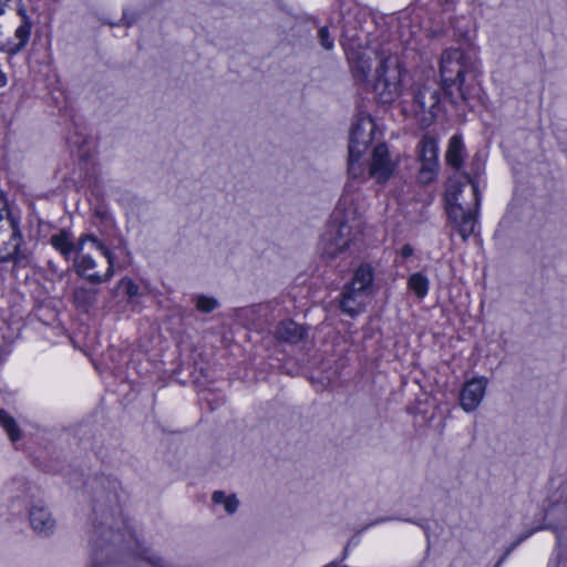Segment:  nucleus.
<instances>
[{
	"instance_id": "obj_21",
	"label": "nucleus",
	"mask_w": 567,
	"mask_h": 567,
	"mask_svg": "<svg viewBox=\"0 0 567 567\" xmlns=\"http://www.w3.org/2000/svg\"><path fill=\"white\" fill-rule=\"evenodd\" d=\"M0 425L6 430L12 442H17L21 439V433L16 420L3 409H0Z\"/></svg>"
},
{
	"instance_id": "obj_11",
	"label": "nucleus",
	"mask_w": 567,
	"mask_h": 567,
	"mask_svg": "<svg viewBox=\"0 0 567 567\" xmlns=\"http://www.w3.org/2000/svg\"><path fill=\"white\" fill-rule=\"evenodd\" d=\"M92 235H83L75 244L72 234L69 230L62 229L50 238L51 245L63 256L65 260H70L73 255L84 251L86 243Z\"/></svg>"
},
{
	"instance_id": "obj_34",
	"label": "nucleus",
	"mask_w": 567,
	"mask_h": 567,
	"mask_svg": "<svg viewBox=\"0 0 567 567\" xmlns=\"http://www.w3.org/2000/svg\"><path fill=\"white\" fill-rule=\"evenodd\" d=\"M348 555V548L344 549L343 558Z\"/></svg>"
},
{
	"instance_id": "obj_13",
	"label": "nucleus",
	"mask_w": 567,
	"mask_h": 567,
	"mask_svg": "<svg viewBox=\"0 0 567 567\" xmlns=\"http://www.w3.org/2000/svg\"><path fill=\"white\" fill-rule=\"evenodd\" d=\"M361 234V221L354 216H347L340 220L336 237L334 245L336 249L333 254L341 252L346 248L350 247L351 243L357 239Z\"/></svg>"
},
{
	"instance_id": "obj_17",
	"label": "nucleus",
	"mask_w": 567,
	"mask_h": 567,
	"mask_svg": "<svg viewBox=\"0 0 567 567\" xmlns=\"http://www.w3.org/2000/svg\"><path fill=\"white\" fill-rule=\"evenodd\" d=\"M465 156V145L460 135H453L450 138L447 151L445 153L446 163L453 167L456 173H461L460 169L463 166Z\"/></svg>"
},
{
	"instance_id": "obj_1",
	"label": "nucleus",
	"mask_w": 567,
	"mask_h": 567,
	"mask_svg": "<svg viewBox=\"0 0 567 567\" xmlns=\"http://www.w3.org/2000/svg\"><path fill=\"white\" fill-rule=\"evenodd\" d=\"M446 210L453 229L465 241L474 234L481 204L477 182L462 172L451 176L445 190Z\"/></svg>"
},
{
	"instance_id": "obj_20",
	"label": "nucleus",
	"mask_w": 567,
	"mask_h": 567,
	"mask_svg": "<svg viewBox=\"0 0 567 567\" xmlns=\"http://www.w3.org/2000/svg\"><path fill=\"white\" fill-rule=\"evenodd\" d=\"M96 293V289L81 286L73 290L72 299L78 308L87 311L94 305Z\"/></svg>"
},
{
	"instance_id": "obj_30",
	"label": "nucleus",
	"mask_w": 567,
	"mask_h": 567,
	"mask_svg": "<svg viewBox=\"0 0 567 567\" xmlns=\"http://www.w3.org/2000/svg\"><path fill=\"white\" fill-rule=\"evenodd\" d=\"M7 214H9L7 210V202L3 193L0 190V219L4 218Z\"/></svg>"
},
{
	"instance_id": "obj_32",
	"label": "nucleus",
	"mask_w": 567,
	"mask_h": 567,
	"mask_svg": "<svg viewBox=\"0 0 567 567\" xmlns=\"http://www.w3.org/2000/svg\"><path fill=\"white\" fill-rule=\"evenodd\" d=\"M527 537V535L525 536H522L519 537L516 542H514L511 547L507 549V554H509L516 546H518L525 538Z\"/></svg>"
},
{
	"instance_id": "obj_4",
	"label": "nucleus",
	"mask_w": 567,
	"mask_h": 567,
	"mask_svg": "<svg viewBox=\"0 0 567 567\" xmlns=\"http://www.w3.org/2000/svg\"><path fill=\"white\" fill-rule=\"evenodd\" d=\"M375 123L370 116H363L352 125L349 141L348 171L353 178L364 177L365 168L361 163L372 142Z\"/></svg>"
},
{
	"instance_id": "obj_12",
	"label": "nucleus",
	"mask_w": 567,
	"mask_h": 567,
	"mask_svg": "<svg viewBox=\"0 0 567 567\" xmlns=\"http://www.w3.org/2000/svg\"><path fill=\"white\" fill-rule=\"evenodd\" d=\"M486 385L485 378H473L463 385L460 404L465 412H473L478 408L485 395Z\"/></svg>"
},
{
	"instance_id": "obj_29",
	"label": "nucleus",
	"mask_w": 567,
	"mask_h": 567,
	"mask_svg": "<svg viewBox=\"0 0 567 567\" xmlns=\"http://www.w3.org/2000/svg\"><path fill=\"white\" fill-rule=\"evenodd\" d=\"M125 291L130 297H135L138 293V287L134 282L128 280L127 282H125Z\"/></svg>"
},
{
	"instance_id": "obj_25",
	"label": "nucleus",
	"mask_w": 567,
	"mask_h": 567,
	"mask_svg": "<svg viewBox=\"0 0 567 567\" xmlns=\"http://www.w3.org/2000/svg\"><path fill=\"white\" fill-rule=\"evenodd\" d=\"M194 300L196 309L204 313H209L219 306V302L216 298L204 295L196 296Z\"/></svg>"
},
{
	"instance_id": "obj_8",
	"label": "nucleus",
	"mask_w": 567,
	"mask_h": 567,
	"mask_svg": "<svg viewBox=\"0 0 567 567\" xmlns=\"http://www.w3.org/2000/svg\"><path fill=\"white\" fill-rule=\"evenodd\" d=\"M440 103V92L434 83H424L417 90L413 100V112L423 125H430Z\"/></svg>"
},
{
	"instance_id": "obj_14",
	"label": "nucleus",
	"mask_w": 567,
	"mask_h": 567,
	"mask_svg": "<svg viewBox=\"0 0 567 567\" xmlns=\"http://www.w3.org/2000/svg\"><path fill=\"white\" fill-rule=\"evenodd\" d=\"M364 295L365 293L355 290L353 287L346 285L340 298L341 310L350 317H355L362 311Z\"/></svg>"
},
{
	"instance_id": "obj_23",
	"label": "nucleus",
	"mask_w": 567,
	"mask_h": 567,
	"mask_svg": "<svg viewBox=\"0 0 567 567\" xmlns=\"http://www.w3.org/2000/svg\"><path fill=\"white\" fill-rule=\"evenodd\" d=\"M212 499L215 504H223L225 507V511L228 514H234L239 505V501L236 498V496L233 495H226L223 491H216L213 493Z\"/></svg>"
},
{
	"instance_id": "obj_27",
	"label": "nucleus",
	"mask_w": 567,
	"mask_h": 567,
	"mask_svg": "<svg viewBox=\"0 0 567 567\" xmlns=\"http://www.w3.org/2000/svg\"><path fill=\"white\" fill-rule=\"evenodd\" d=\"M484 172V159L480 154H475L471 161V172H467L471 174V176L476 179L483 174Z\"/></svg>"
},
{
	"instance_id": "obj_15",
	"label": "nucleus",
	"mask_w": 567,
	"mask_h": 567,
	"mask_svg": "<svg viewBox=\"0 0 567 567\" xmlns=\"http://www.w3.org/2000/svg\"><path fill=\"white\" fill-rule=\"evenodd\" d=\"M30 523L34 532L43 535H49L55 526V520L50 512L42 506H33L31 508Z\"/></svg>"
},
{
	"instance_id": "obj_10",
	"label": "nucleus",
	"mask_w": 567,
	"mask_h": 567,
	"mask_svg": "<svg viewBox=\"0 0 567 567\" xmlns=\"http://www.w3.org/2000/svg\"><path fill=\"white\" fill-rule=\"evenodd\" d=\"M421 168L419 177L422 183L433 181L437 168V144L431 136H424L420 143Z\"/></svg>"
},
{
	"instance_id": "obj_26",
	"label": "nucleus",
	"mask_w": 567,
	"mask_h": 567,
	"mask_svg": "<svg viewBox=\"0 0 567 567\" xmlns=\"http://www.w3.org/2000/svg\"><path fill=\"white\" fill-rule=\"evenodd\" d=\"M20 16H24L22 10L17 7V2L14 0H0V17L8 18H20Z\"/></svg>"
},
{
	"instance_id": "obj_28",
	"label": "nucleus",
	"mask_w": 567,
	"mask_h": 567,
	"mask_svg": "<svg viewBox=\"0 0 567 567\" xmlns=\"http://www.w3.org/2000/svg\"><path fill=\"white\" fill-rule=\"evenodd\" d=\"M318 39L320 41V44L326 49V50H332L333 49V39L331 38L330 35V31L327 27H322L319 29L318 31Z\"/></svg>"
},
{
	"instance_id": "obj_6",
	"label": "nucleus",
	"mask_w": 567,
	"mask_h": 567,
	"mask_svg": "<svg viewBox=\"0 0 567 567\" xmlns=\"http://www.w3.org/2000/svg\"><path fill=\"white\" fill-rule=\"evenodd\" d=\"M31 22L27 16L0 17V50L10 54L21 51L29 41Z\"/></svg>"
},
{
	"instance_id": "obj_16",
	"label": "nucleus",
	"mask_w": 567,
	"mask_h": 567,
	"mask_svg": "<svg viewBox=\"0 0 567 567\" xmlns=\"http://www.w3.org/2000/svg\"><path fill=\"white\" fill-rule=\"evenodd\" d=\"M276 334L278 339L285 342L298 343L306 338L307 330L303 326H300L292 320H286L279 323Z\"/></svg>"
},
{
	"instance_id": "obj_31",
	"label": "nucleus",
	"mask_w": 567,
	"mask_h": 567,
	"mask_svg": "<svg viewBox=\"0 0 567 567\" xmlns=\"http://www.w3.org/2000/svg\"><path fill=\"white\" fill-rule=\"evenodd\" d=\"M413 255V247L409 244L404 245L401 249V256L403 258H409Z\"/></svg>"
},
{
	"instance_id": "obj_9",
	"label": "nucleus",
	"mask_w": 567,
	"mask_h": 567,
	"mask_svg": "<svg viewBox=\"0 0 567 567\" xmlns=\"http://www.w3.org/2000/svg\"><path fill=\"white\" fill-rule=\"evenodd\" d=\"M396 163L392 159L388 146L384 143L378 144L372 152L368 175L378 183L383 184L392 176Z\"/></svg>"
},
{
	"instance_id": "obj_5",
	"label": "nucleus",
	"mask_w": 567,
	"mask_h": 567,
	"mask_svg": "<svg viewBox=\"0 0 567 567\" xmlns=\"http://www.w3.org/2000/svg\"><path fill=\"white\" fill-rule=\"evenodd\" d=\"M22 235L18 223L7 214L0 219V262L12 261L17 266L29 264V254L20 249Z\"/></svg>"
},
{
	"instance_id": "obj_18",
	"label": "nucleus",
	"mask_w": 567,
	"mask_h": 567,
	"mask_svg": "<svg viewBox=\"0 0 567 567\" xmlns=\"http://www.w3.org/2000/svg\"><path fill=\"white\" fill-rule=\"evenodd\" d=\"M348 60L351 64L353 75L359 81H367L372 70L371 58L365 53L352 51L348 54Z\"/></svg>"
},
{
	"instance_id": "obj_19",
	"label": "nucleus",
	"mask_w": 567,
	"mask_h": 567,
	"mask_svg": "<svg viewBox=\"0 0 567 567\" xmlns=\"http://www.w3.org/2000/svg\"><path fill=\"white\" fill-rule=\"evenodd\" d=\"M373 284V269L370 265H361L353 276V279L347 286L353 287L363 293H370L372 291Z\"/></svg>"
},
{
	"instance_id": "obj_2",
	"label": "nucleus",
	"mask_w": 567,
	"mask_h": 567,
	"mask_svg": "<svg viewBox=\"0 0 567 567\" xmlns=\"http://www.w3.org/2000/svg\"><path fill=\"white\" fill-rule=\"evenodd\" d=\"M440 73L445 95L452 103L466 102L473 92L472 81L478 74L477 63L460 49L445 50L441 58Z\"/></svg>"
},
{
	"instance_id": "obj_3",
	"label": "nucleus",
	"mask_w": 567,
	"mask_h": 567,
	"mask_svg": "<svg viewBox=\"0 0 567 567\" xmlns=\"http://www.w3.org/2000/svg\"><path fill=\"white\" fill-rule=\"evenodd\" d=\"M404 72L398 56L381 58L373 89L382 103H392L400 97L403 91Z\"/></svg>"
},
{
	"instance_id": "obj_22",
	"label": "nucleus",
	"mask_w": 567,
	"mask_h": 567,
	"mask_svg": "<svg viewBox=\"0 0 567 567\" xmlns=\"http://www.w3.org/2000/svg\"><path fill=\"white\" fill-rule=\"evenodd\" d=\"M408 285L409 288L416 295V297L423 298L426 296L429 290V280L422 274L415 272L411 275Z\"/></svg>"
},
{
	"instance_id": "obj_24",
	"label": "nucleus",
	"mask_w": 567,
	"mask_h": 567,
	"mask_svg": "<svg viewBox=\"0 0 567 567\" xmlns=\"http://www.w3.org/2000/svg\"><path fill=\"white\" fill-rule=\"evenodd\" d=\"M94 543H95V555L97 556V549L103 548V545L107 540L117 542L121 538V534L114 532L111 528H97L94 530Z\"/></svg>"
},
{
	"instance_id": "obj_7",
	"label": "nucleus",
	"mask_w": 567,
	"mask_h": 567,
	"mask_svg": "<svg viewBox=\"0 0 567 567\" xmlns=\"http://www.w3.org/2000/svg\"><path fill=\"white\" fill-rule=\"evenodd\" d=\"M89 243H91L97 250H100L105 256V258L107 259V262H109L107 270L103 275H100L97 272H92V270L96 266L95 260L90 255L81 252L74 257L75 271L79 276L85 278L86 280H89L90 282H92L94 285L106 282L111 279V277L114 274L113 254L93 235L89 239Z\"/></svg>"
},
{
	"instance_id": "obj_33",
	"label": "nucleus",
	"mask_w": 567,
	"mask_h": 567,
	"mask_svg": "<svg viewBox=\"0 0 567 567\" xmlns=\"http://www.w3.org/2000/svg\"><path fill=\"white\" fill-rule=\"evenodd\" d=\"M7 83V76L4 73L0 70V86H4Z\"/></svg>"
}]
</instances>
